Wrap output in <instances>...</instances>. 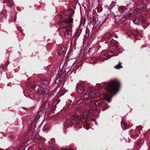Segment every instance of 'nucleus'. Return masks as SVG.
I'll return each instance as SVG.
<instances>
[{"label": "nucleus", "mask_w": 150, "mask_h": 150, "mask_svg": "<svg viewBox=\"0 0 150 150\" xmlns=\"http://www.w3.org/2000/svg\"><path fill=\"white\" fill-rule=\"evenodd\" d=\"M113 36L116 38H118V36H117V34H114L113 35Z\"/></svg>", "instance_id": "obj_36"}, {"label": "nucleus", "mask_w": 150, "mask_h": 150, "mask_svg": "<svg viewBox=\"0 0 150 150\" xmlns=\"http://www.w3.org/2000/svg\"><path fill=\"white\" fill-rule=\"evenodd\" d=\"M77 90L79 93H82L84 92L85 90L84 86L82 85H78L77 87Z\"/></svg>", "instance_id": "obj_15"}, {"label": "nucleus", "mask_w": 150, "mask_h": 150, "mask_svg": "<svg viewBox=\"0 0 150 150\" xmlns=\"http://www.w3.org/2000/svg\"><path fill=\"white\" fill-rule=\"evenodd\" d=\"M73 69L74 68H72L71 66V68L69 67L67 68L65 71H64L63 69L60 70L56 77V81L58 80L59 81L64 79L66 77L68 73L70 71L72 72L74 70H73Z\"/></svg>", "instance_id": "obj_4"}, {"label": "nucleus", "mask_w": 150, "mask_h": 150, "mask_svg": "<svg viewBox=\"0 0 150 150\" xmlns=\"http://www.w3.org/2000/svg\"><path fill=\"white\" fill-rule=\"evenodd\" d=\"M41 150H44V149H42Z\"/></svg>", "instance_id": "obj_47"}, {"label": "nucleus", "mask_w": 150, "mask_h": 150, "mask_svg": "<svg viewBox=\"0 0 150 150\" xmlns=\"http://www.w3.org/2000/svg\"><path fill=\"white\" fill-rule=\"evenodd\" d=\"M61 150H67V149L64 148H63Z\"/></svg>", "instance_id": "obj_39"}, {"label": "nucleus", "mask_w": 150, "mask_h": 150, "mask_svg": "<svg viewBox=\"0 0 150 150\" xmlns=\"http://www.w3.org/2000/svg\"><path fill=\"white\" fill-rule=\"evenodd\" d=\"M97 95L93 92L86 93L83 96V98L86 103H89L91 101V99L97 96Z\"/></svg>", "instance_id": "obj_6"}, {"label": "nucleus", "mask_w": 150, "mask_h": 150, "mask_svg": "<svg viewBox=\"0 0 150 150\" xmlns=\"http://www.w3.org/2000/svg\"><path fill=\"white\" fill-rule=\"evenodd\" d=\"M117 16H120V14H117Z\"/></svg>", "instance_id": "obj_41"}, {"label": "nucleus", "mask_w": 150, "mask_h": 150, "mask_svg": "<svg viewBox=\"0 0 150 150\" xmlns=\"http://www.w3.org/2000/svg\"><path fill=\"white\" fill-rule=\"evenodd\" d=\"M33 88L35 91L37 93H39L41 91L43 88L41 85H36L34 86Z\"/></svg>", "instance_id": "obj_12"}, {"label": "nucleus", "mask_w": 150, "mask_h": 150, "mask_svg": "<svg viewBox=\"0 0 150 150\" xmlns=\"http://www.w3.org/2000/svg\"><path fill=\"white\" fill-rule=\"evenodd\" d=\"M64 36L65 38L67 39L70 38L71 36V33L70 30L65 29Z\"/></svg>", "instance_id": "obj_9"}, {"label": "nucleus", "mask_w": 150, "mask_h": 150, "mask_svg": "<svg viewBox=\"0 0 150 150\" xmlns=\"http://www.w3.org/2000/svg\"><path fill=\"white\" fill-rule=\"evenodd\" d=\"M144 8H145L147 9H150V8H149V6H150V5L149 4H144Z\"/></svg>", "instance_id": "obj_24"}, {"label": "nucleus", "mask_w": 150, "mask_h": 150, "mask_svg": "<svg viewBox=\"0 0 150 150\" xmlns=\"http://www.w3.org/2000/svg\"><path fill=\"white\" fill-rule=\"evenodd\" d=\"M121 125L122 128L124 130H125L127 128V125L126 124L123 123L122 122H121Z\"/></svg>", "instance_id": "obj_23"}, {"label": "nucleus", "mask_w": 150, "mask_h": 150, "mask_svg": "<svg viewBox=\"0 0 150 150\" xmlns=\"http://www.w3.org/2000/svg\"><path fill=\"white\" fill-rule=\"evenodd\" d=\"M49 91V88H44L41 92V94L42 96L47 95Z\"/></svg>", "instance_id": "obj_17"}, {"label": "nucleus", "mask_w": 150, "mask_h": 150, "mask_svg": "<svg viewBox=\"0 0 150 150\" xmlns=\"http://www.w3.org/2000/svg\"><path fill=\"white\" fill-rule=\"evenodd\" d=\"M132 14V13H128L127 14L125 15V17L126 18H128L129 16H131Z\"/></svg>", "instance_id": "obj_27"}, {"label": "nucleus", "mask_w": 150, "mask_h": 150, "mask_svg": "<svg viewBox=\"0 0 150 150\" xmlns=\"http://www.w3.org/2000/svg\"><path fill=\"white\" fill-rule=\"evenodd\" d=\"M140 21V19L139 17H136L133 19L134 23L136 24H138Z\"/></svg>", "instance_id": "obj_19"}, {"label": "nucleus", "mask_w": 150, "mask_h": 150, "mask_svg": "<svg viewBox=\"0 0 150 150\" xmlns=\"http://www.w3.org/2000/svg\"><path fill=\"white\" fill-rule=\"evenodd\" d=\"M18 150H20V148L19 149H18Z\"/></svg>", "instance_id": "obj_42"}, {"label": "nucleus", "mask_w": 150, "mask_h": 150, "mask_svg": "<svg viewBox=\"0 0 150 150\" xmlns=\"http://www.w3.org/2000/svg\"><path fill=\"white\" fill-rule=\"evenodd\" d=\"M103 8L102 7L99 6L97 8V11L98 12H100L102 11Z\"/></svg>", "instance_id": "obj_25"}, {"label": "nucleus", "mask_w": 150, "mask_h": 150, "mask_svg": "<svg viewBox=\"0 0 150 150\" xmlns=\"http://www.w3.org/2000/svg\"><path fill=\"white\" fill-rule=\"evenodd\" d=\"M144 142L143 141H142V139H140L139 141V143L141 144L142 143Z\"/></svg>", "instance_id": "obj_38"}, {"label": "nucleus", "mask_w": 150, "mask_h": 150, "mask_svg": "<svg viewBox=\"0 0 150 150\" xmlns=\"http://www.w3.org/2000/svg\"><path fill=\"white\" fill-rule=\"evenodd\" d=\"M92 50L94 51V50H93L92 48H90L88 50V52L89 53H91Z\"/></svg>", "instance_id": "obj_32"}, {"label": "nucleus", "mask_w": 150, "mask_h": 150, "mask_svg": "<svg viewBox=\"0 0 150 150\" xmlns=\"http://www.w3.org/2000/svg\"><path fill=\"white\" fill-rule=\"evenodd\" d=\"M69 150H73L72 149H69Z\"/></svg>", "instance_id": "obj_46"}, {"label": "nucleus", "mask_w": 150, "mask_h": 150, "mask_svg": "<svg viewBox=\"0 0 150 150\" xmlns=\"http://www.w3.org/2000/svg\"><path fill=\"white\" fill-rule=\"evenodd\" d=\"M98 84H98V86H99V85H98ZM97 85H98V84H97Z\"/></svg>", "instance_id": "obj_45"}, {"label": "nucleus", "mask_w": 150, "mask_h": 150, "mask_svg": "<svg viewBox=\"0 0 150 150\" xmlns=\"http://www.w3.org/2000/svg\"><path fill=\"white\" fill-rule=\"evenodd\" d=\"M127 11V9L126 6H121L119 7V8L118 9V12H120L121 13L125 14L126 12Z\"/></svg>", "instance_id": "obj_10"}, {"label": "nucleus", "mask_w": 150, "mask_h": 150, "mask_svg": "<svg viewBox=\"0 0 150 150\" xmlns=\"http://www.w3.org/2000/svg\"><path fill=\"white\" fill-rule=\"evenodd\" d=\"M64 69H65V68L64 67V68H63Z\"/></svg>", "instance_id": "obj_43"}, {"label": "nucleus", "mask_w": 150, "mask_h": 150, "mask_svg": "<svg viewBox=\"0 0 150 150\" xmlns=\"http://www.w3.org/2000/svg\"><path fill=\"white\" fill-rule=\"evenodd\" d=\"M100 25L98 22L94 23L93 22V27L92 30L94 32H96L98 30L100 27Z\"/></svg>", "instance_id": "obj_13"}, {"label": "nucleus", "mask_w": 150, "mask_h": 150, "mask_svg": "<svg viewBox=\"0 0 150 150\" xmlns=\"http://www.w3.org/2000/svg\"><path fill=\"white\" fill-rule=\"evenodd\" d=\"M8 2L11 5H12L13 4V2L11 0H7Z\"/></svg>", "instance_id": "obj_26"}, {"label": "nucleus", "mask_w": 150, "mask_h": 150, "mask_svg": "<svg viewBox=\"0 0 150 150\" xmlns=\"http://www.w3.org/2000/svg\"><path fill=\"white\" fill-rule=\"evenodd\" d=\"M46 104V103H44V104H43L42 105V107L43 108H45V105Z\"/></svg>", "instance_id": "obj_37"}, {"label": "nucleus", "mask_w": 150, "mask_h": 150, "mask_svg": "<svg viewBox=\"0 0 150 150\" xmlns=\"http://www.w3.org/2000/svg\"><path fill=\"white\" fill-rule=\"evenodd\" d=\"M120 86L119 82L116 80H112L105 83L103 86L106 87V90L110 93L115 94L118 91Z\"/></svg>", "instance_id": "obj_1"}, {"label": "nucleus", "mask_w": 150, "mask_h": 150, "mask_svg": "<svg viewBox=\"0 0 150 150\" xmlns=\"http://www.w3.org/2000/svg\"><path fill=\"white\" fill-rule=\"evenodd\" d=\"M131 132L133 135H134L135 134V132L134 131V130H131Z\"/></svg>", "instance_id": "obj_34"}, {"label": "nucleus", "mask_w": 150, "mask_h": 150, "mask_svg": "<svg viewBox=\"0 0 150 150\" xmlns=\"http://www.w3.org/2000/svg\"><path fill=\"white\" fill-rule=\"evenodd\" d=\"M48 149L49 150H53L54 149V147L52 146H49L48 147Z\"/></svg>", "instance_id": "obj_29"}, {"label": "nucleus", "mask_w": 150, "mask_h": 150, "mask_svg": "<svg viewBox=\"0 0 150 150\" xmlns=\"http://www.w3.org/2000/svg\"><path fill=\"white\" fill-rule=\"evenodd\" d=\"M82 64V61L81 60H77L72 65V68H74L73 70H75L78 69L81 65Z\"/></svg>", "instance_id": "obj_8"}, {"label": "nucleus", "mask_w": 150, "mask_h": 150, "mask_svg": "<svg viewBox=\"0 0 150 150\" xmlns=\"http://www.w3.org/2000/svg\"><path fill=\"white\" fill-rule=\"evenodd\" d=\"M146 18L145 16H142V23L143 24H148V22L146 20Z\"/></svg>", "instance_id": "obj_20"}, {"label": "nucleus", "mask_w": 150, "mask_h": 150, "mask_svg": "<svg viewBox=\"0 0 150 150\" xmlns=\"http://www.w3.org/2000/svg\"><path fill=\"white\" fill-rule=\"evenodd\" d=\"M66 51V48L64 46H62L59 50L58 54L60 56L64 55L65 54Z\"/></svg>", "instance_id": "obj_11"}, {"label": "nucleus", "mask_w": 150, "mask_h": 150, "mask_svg": "<svg viewBox=\"0 0 150 150\" xmlns=\"http://www.w3.org/2000/svg\"><path fill=\"white\" fill-rule=\"evenodd\" d=\"M98 85H99V86H101V87H103V86L102 85H101V86H100V84H98Z\"/></svg>", "instance_id": "obj_40"}, {"label": "nucleus", "mask_w": 150, "mask_h": 150, "mask_svg": "<svg viewBox=\"0 0 150 150\" xmlns=\"http://www.w3.org/2000/svg\"><path fill=\"white\" fill-rule=\"evenodd\" d=\"M79 116L77 114L73 115L72 116V119L67 120H66L64 124V127L67 128L70 126L72 124H76L78 123L80 121Z\"/></svg>", "instance_id": "obj_3"}, {"label": "nucleus", "mask_w": 150, "mask_h": 150, "mask_svg": "<svg viewBox=\"0 0 150 150\" xmlns=\"http://www.w3.org/2000/svg\"><path fill=\"white\" fill-rule=\"evenodd\" d=\"M138 127H140V126H139Z\"/></svg>", "instance_id": "obj_44"}, {"label": "nucleus", "mask_w": 150, "mask_h": 150, "mask_svg": "<svg viewBox=\"0 0 150 150\" xmlns=\"http://www.w3.org/2000/svg\"><path fill=\"white\" fill-rule=\"evenodd\" d=\"M50 82V79L45 78H44L42 81V83L44 85H46L47 84L49 83Z\"/></svg>", "instance_id": "obj_18"}, {"label": "nucleus", "mask_w": 150, "mask_h": 150, "mask_svg": "<svg viewBox=\"0 0 150 150\" xmlns=\"http://www.w3.org/2000/svg\"><path fill=\"white\" fill-rule=\"evenodd\" d=\"M96 109H90L87 111H85L82 113V116L80 117V120L83 124V127L88 130L89 124L86 122L87 117H91L93 115V112L96 110Z\"/></svg>", "instance_id": "obj_2"}, {"label": "nucleus", "mask_w": 150, "mask_h": 150, "mask_svg": "<svg viewBox=\"0 0 150 150\" xmlns=\"http://www.w3.org/2000/svg\"><path fill=\"white\" fill-rule=\"evenodd\" d=\"M113 55V53L112 52L110 51L107 52L104 56V58L107 59L110 58V57Z\"/></svg>", "instance_id": "obj_14"}, {"label": "nucleus", "mask_w": 150, "mask_h": 150, "mask_svg": "<svg viewBox=\"0 0 150 150\" xmlns=\"http://www.w3.org/2000/svg\"><path fill=\"white\" fill-rule=\"evenodd\" d=\"M110 41L111 43H116L117 42V41H116L115 40H114L113 39H112Z\"/></svg>", "instance_id": "obj_31"}, {"label": "nucleus", "mask_w": 150, "mask_h": 150, "mask_svg": "<svg viewBox=\"0 0 150 150\" xmlns=\"http://www.w3.org/2000/svg\"><path fill=\"white\" fill-rule=\"evenodd\" d=\"M143 9H142L141 10H139L138 9H137V11L139 13H141L142 12V10H143Z\"/></svg>", "instance_id": "obj_33"}, {"label": "nucleus", "mask_w": 150, "mask_h": 150, "mask_svg": "<svg viewBox=\"0 0 150 150\" xmlns=\"http://www.w3.org/2000/svg\"><path fill=\"white\" fill-rule=\"evenodd\" d=\"M116 5V3L114 1H112L110 5V6L109 8V10L110 11L111 10V9L112 8L114 7Z\"/></svg>", "instance_id": "obj_21"}, {"label": "nucleus", "mask_w": 150, "mask_h": 150, "mask_svg": "<svg viewBox=\"0 0 150 150\" xmlns=\"http://www.w3.org/2000/svg\"><path fill=\"white\" fill-rule=\"evenodd\" d=\"M73 22V18L72 17H69L64 21H63L61 23L60 27L61 28L60 32L63 31L64 29L68 27L71 28Z\"/></svg>", "instance_id": "obj_5"}, {"label": "nucleus", "mask_w": 150, "mask_h": 150, "mask_svg": "<svg viewBox=\"0 0 150 150\" xmlns=\"http://www.w3.org/2000/svg\"><path fill=\"white\" fill-rule=\"evenodd\" d=\"M83 101V100L80 99L77 101L76 103L77 104H81L82 103Z\"/></svg>", "instance_id": "obj_28"}, {"label": "nucleus", "mask_w": 150, "mask_h": 150, "mask_svg": "<svg viewBox=\"0 0 150 150\" xmlns=\"http://www.w3.org/2000/svg\"><path fill=\"white\" fill-rule=\"evenodd\" d=\"M94 104L96 107H100L103 105L102 102L100 100H96L94 101Z\"/></svg>", "instance_id": "obj_16"}, {"label": "nucleus", "mask_w": 150, "mask_h": 150, "mask_svg": "<svg viewBox=\"0 0 150 150\" xmlns=\"http://www.w3.org/2000/svg\"><path fill=\"white\" fill-rule=\"evenodd\" d=\"M48 127L47 125H45L44 128L43 129V131H47L48 129Z\"/></svg>", "instance_id": "obj_30"}, {"label": "nucleus", "mask_w": 150, "mask_h": 150, "mask_svg": "<svg viewBox=\"0 0 150 150\" xmlns=\"http://www.w3.org/2000/svg\"><path fill=\"white\" fill-rule=\"evenodd\" d=\"M96 95H97L96 97L98 96L102 99H105L108 103L111 102V97L105 93L98 92Z\"/></svg>", "instance_id": "obj_7"}, {"label": "nucleus", "mask_w": 150, "mask_h": 150, "mask_svg": "<svg viewBox=\"0 0 150 150\" xmlns=\"http://www.w3.org/2000/svg\"><path fill=\"white\" fill-rule=\"evenodd\" d=\"M28 150H34V148L33 147H30L28 149Z\"/></svg>", "instance_id": "obj_35"}, {"label": "nucleus", "mask_w": 150, "mask_h": 150, "mask_svg": "<svg viewBox=\"0 0 150 150\" xmlns=\"http://www.w3.org/2000/svg\"><path fill=\"white\" fill-rule=\"evenodd\" d=\"M121 63L120 62H119L118 64L116 65L115 67H114L115 68L117 69H120V68H122V67L121 65Z\"/></svg>", "instance_id": "obj_22"}]
</instances>
